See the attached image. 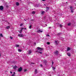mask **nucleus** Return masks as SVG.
<instances>
[{"instance_id":"obj_1","label":"nucleus","mask_w":76,"mask_h":76,"mask_svg":"<svg viewBox=\"0 0 76 76\" xmlns=\"http://www.w3.org/2000/svg\"><path fill=\"white\" fill-rule=\"evenodd\" d=\"M70 10H71V13H73L74 12V8L72 6L70 7Z\"/></svg>"},{"instance_id":"obj_2","label":"nucleus","mask_w":76,"mask_h":76,"mask_svg":"<svg viewBox=\"0 0 76 76\" xmlns=\"http://www.w3.org/2000/svg\"><path fill=\"white\" fill-rule=\"evenodd\" d=\"M37 48L39 51H42V50H43V49L42 48H40L39 47H38Z\"/></svg>"},{"instance_id":"obj_3","label":"nucleus","mask_w":76,"mask_h":76,"mask_svg":"<svg viewBox=\"0 0 76 76\" xmlns=\"http://www.w3.org/2000/svg\"><path fill=\"white\" fill-rule=\"evenodd\" d=\"M53 64H54V62H52V65H51V66L52 68V69H53V70H55L56 68L55 67H54L53 66Z\"/></svg>"},{"instance_id":"obj_4","label":"nucleus","mask_w":76,"mask_h":76,"mask_svg":"<svg viewBox=\"0 0 76 76\" xmlns=\"http://www.w3.org/2000/svg\"><path fill=\"white\" fill-rule=\"evenodd\" d=\"M22 70V67H20V68L18 69V71L20 72Z\"/></svg>"},{"instance_id":"obj_5","label":"nucleus","mask_w":76,"mask_h":76,"mask_svg":"<svg viewBox=\"0 0 76 76\" xmlns=\"http://www.w3.org/2000/svg\"><path fill=\"white\" fill-rule=\"evenodd\" d=\"M54 44L56 45H57V41L56 40L54 42Z\"/></svg>"},{"instance_id":"obj_6","label":"nucleus","mask_w":76,"mask_h":76,"mask_svg":"<svg viewBox=\"0 0 76 76\" xmlns=\"http://www.w3.org/2000/svg\"><path fill=\"white\" fill-rule=\"evenodd\" d=\"M18 35L19 37H23L24 36V35H22V34H18Z\"/></svg>"},{"instance_id":"obj_7","label":"nucleus","mask_w":76,"mask_h":76,"mask_svg":"<svg viewBox=\"0 0 76 76\" xmlns=\"http://www.w3.org/2000/svg\"><path fill=\"white\" fill-rule=\"evenodd\" d=\"M42 32V31H41V30L39 29L37 31V32Z\"/></svg>"},{"instance_id":"obj_8","label":"nucleus","mask_w":76,"mask_h":76,"mask_svg":"<svg viewBox=\"0 0 76 76\" xmlns=\"http://www.w3.org/2000/svg\"><path fill=\"white\" fill-rule=\"evenodd\" d=\"M0 9L1 10H2L3 9V7L2 6H0Z\"/></svg>"},{"instance_id":"obj_9","label":"nucleus","mask_w":76,"mask_h":76,"mask_svg":"<svg viewBox=\"0 0 76 76\" xmlns=\"http://www.w3.org/2000/svg\"><path fill=\"white\" fill-rule=\"evenodd\" d=\"M10 28V26H7L6 27V28L7 29H9V28Z\"/></svg>"},{"instance_id":"obj_10","label":"nucleus","mask_w":76,"mask_h":76,"mask_svg":"<svg viewBox=\"0 0 76 76\" xmlns=\"http://www.w3.org/2000/svg\"><path fill=\"white\" fill-rule=\"evenodd\" d=\"M32 53V51L31 50H30L28 51V54H31Z\"/></svg>"},{"instance_id":"obj_11","label":"nucleus","mask_w":76,"mask_h":76,"mask_svg":"<svg viewBox=\"0 0 76 76\" xmlns=\"http://www.w3.org/2000/svg\"><path fill=\"white\" fill-rule=\"evenodd\" d=\"M57 56H58V57H60V53L58 52L57 53Z\"/></svg>"},{"instance_id":"obj_12","label":"nucleus","mask_w":76,"mask_h":76,"mask_svg":"<svg viewBox=\"0 0 76 76\" xmlns=\"http://www.w3.org/2000/svg\"><path fill=\"white\" fill-rule=\"evenodd\" d=\"M49 10V8L48 7H46V12H47V11H48V10Z\"/></svg>"},{"instance_id":"obj_13","label":"nucleus","mask_w":76,"mask_h":76,"mask_svg":"<svg viewBox=\"0 0 76 76\" xmlns=\"http://www.w3.org/2000/svg\"><path fill=\"white\" fill-rule=\"evenodd\" d=\"M45 13V11H42V12L41 13L42 15H44V14Z\"/></svg>"},{"instance_id":"obj_14","label":"nucleus","mask_w":76,"mask_h":76,"mask_svg":"<svg viewBox=\"0 0 76 76\" xmlns=\"http://www.w3.org/2000/svg\"><path fill=\"white\" fill-rule=\"evenodd\" d=\"M17 68V66H16V65L15 66H14L13 67V69H16Z\"/></svg>"},{"instance_id":"obj_15","label":"nucleus","mask_w":76,"mask_h":76,"mask_svg":"<svg viewBox=\"0 0 76 76\" xmlns=\"http://www.w3.org/2000/svg\"><path fill=\"white\" fill-rule=\"evenodd\" d=\"M34 72L36 74H37L38 73V72H37V69H35V71H34Z\"/></svg>"},{"instance_id":"obj_16","label":"nucleus","mask_w":76,"mask_h":76,"mask_svg":"<svg viewBox=\"0 0 76 76\" xmlns=\"http://www.w3.org/2000/svg\"><path fill=\"white\" fill-rule=\"evenodd\" d=\"M67 51H69V50H70V48L68 47V48H67Z\"/></svg>"},{"instance_id":"obj_17","label":"nucleus","mask_w":76,"mask_h":76,"mask_svg":"<svg viewBox=\"0 0 76 76\" xmlns=\"http://www.w3.org/2000/svg\"><path fill=\"white\" fill-rule=\"evenodd\" d=\"M44 63H47V61H46V60H44L43 61Z\"/></svg>"},{"instance_id":"obj_18","label":"nucleus","mask_w":76,"mask_h":76,"mask_svg":"<svg viewBox=\"0 0 76 76\" xmlns=\"http://www.w3.org/2000/svg\"><path fill=\"white\" fill-rule=\"evenodd\" d=\"M16 4L17 6H19V4L18 2H16Z\"/></svg>"},{"instance_id":"obj_19","label":"nucleus","mask_w":76,"mask_h":76,"mask_svg":"<svg viewBox=\"0 0 76 76\" xmlns=\"http://www.w3.org/2000/svg\"><path fill=\"white\" fill-rule=\"evenodd\" d=\"M54 53L55 54H56V55H57V51H56V52H55Z\"/></svg>"},{"instance_id":"obj_20","label":"nucleus","mask_w":76,"mask_h":76,"mask_svg":"<svg viewBox=\"0 0 76 76\" xmlns=\"http://www.w3.org/2000/svg\"><path fill=\"white\" fill-rule=\"evenodd\" d=\"M0 37H3V36L2 34H0Z\"/></svg>"},{"instance_id":"obj_21","label":"nucleus","mask_w":76,"mask_h":76,"mask_svg":"<svg viewBox=\"0 0 76 76\" xmlns=\"http://www.w3.org/2000/svg\"><path fill=\"white\" fill-rule=\"evenodd\" d=\"M67 54L68 56H70V53H67Z\"/></svg>"},{"instance_id":"obj_22","label":"nucleus","mask_w":76,"mask_h":76,"mask_svg":"<svg viewBox=\"0 0 76 76\" xmlns=\"http://www.w3.org/2000/svg\"><path fill=\"white\" fill-rule=\"evenodd\" d=\"M18 31L20 33H22V30L21 29L20 31Z\"/></svg>"},{"instance_id":"obj_23","label":"nucleus","mask_w":76,"mask_h":76,"mask_svg":"<svg viewBox=\"0 0 76 76\" xmlns=\"http://www.w3.org/2000/svg\"><path fill=\"white\" fill-rule=\"evenodd\" d=\"M59 26L60 28H62V26H63V25L61 24H59Z\"/></svg>"},{"instance_id":"obj_24","label":"nucleus","mask_w":76,"mask_h":76,"mask_svg":"<svg viewBox=\"0 0 76 76\" xmlns=\"http://www.w3.org/2000/svg\"><path fill=\"white\" fill-rule=\"evenodd\" d=\"M70 25H71V23H69L68 24V26H70Z\"/></svg>"},{"instance_id":"obj_25","label":"nucleus","mask_w":76,"mask_h":76,"mask_svg":"<svg viewBox=\"0 0 76 76\" xmlns=\"http://www.w3.org/2000/svg\"><path fill=\"white\" fill-rule=\"evenodd\" d=\"M19 46V45H16L15 46V47H18Z\"/></svg>"},{"instance_id":"obj_26","label":"nucleus","mask_w":76,"mask_h":76,"mask_svg":"<svg viewBox=\"0 0 76 76\" xmlns=\"http://www.w3.org/2000/svg\"><path fill=\"white\" fill-rule=\"evenodd\" d=\"M26 71H27V70H26V69H24V72H26Z\"/></svg>"},{"instance_id":"obj_27","label":"nucleus","mask_w":76,"mask_h":76,"mask_svg":"<svg viewBox=\"0 0 76 76\" xmlns=\"http://www.w3.org/2000/svg\"><path fill=\"white\" fill-rule=\"evenodd\" d=\"M62 4L63 6H65V5H66V4H65V3H63Z\"/></svg>"},{"instance_id":"obj_28","label":"nucleus","mask_w":76,"mask_h":76,"mask_svg":"<svg viewBox=\"0 0 76 76\" xmlns=\"http://www.w3.org/2000/svg\"><path fill=\"white\" fill-rule=\"evenodd\" d=\"M32 13H33V14L35 13V12L34 11H32Z\"/></svg>"},{"instance_id":"obj_29","label":"nucleus","mask_w":76,"mask_h":76,"mask_svg":"<svg viewBox=\"0 0 76 76\" xmlns=\"http://www.w3.org/2000/svg\"><path fill=\"white\" fill-rule=\"evenodd\" d=\"M18 51L19 52H21V51H21V50H20V49H18Z\"/></svg>"},{"instance_id":"obj_30","label":"nucleus","mask_w":76,"mask_h":76,"mask_svg":"<svg viewBox=\"0 0 76 76\" xmlns=\"http://www.w3.org/2000/svg\"><path fill=\"white\" fill-rule=\"evenodd\" d=\"M10 38L11 39H13V37H10Z\"/></svg>"},{"instance_id":"obj_31","label":"nucleus","mask_w":76,"mask_h":76,"mask_svg":"<svg viewBox=\"0 0 76 76\" xmlns=\"http://www.w3.org/2000/svg\"><path fill=\"white\" fill-rule=\"evenodd\" d=\"M46 37H50V36L49 35V34L46 35Z\"/></svg>"},{"instance_id":"obj_32","label":"nucleus","mask_w":76,"mask_h":76,"mask_svg":"<svg viewBox=\"0 0 76 76\" xmlns=\"http://www.w3.org/2000/svg\"><path fill=\"white\" fill-rule=\"evenodd\" d=\"M32 26L30 25L29 26V28L30 29H31V27Z\"/></svg>"},{"instance_id":"obj_33","label":"nucleus","mask_w":76,"mask_h":76,"mask_svg":"<svg viewBox=\"0 0 76 76\" xmlns=\"http://www.w3.org/2000/svg\"><path fill=\"white\" fill-rule=\"evenodd\" d=\"M7 11L8 12H10V10H8Z\"/></svg>"},{"instance_id":"obj_34","label":"nucleus","mask_w":76,"mask_h":76,"mask_svg":"<svg viewBox=\"0 0 76 76\" xmlns=\"http://www.w3.org/2000/svg\"><path fill=\"white\" fill-rule=\"evenodd\" d=\"M23 25V24H22V23H21V24H20V26H22Z\"/></svg>"},{"instance_id":"obj_35","label":"nucleus","mask_w":76,"mask_h":76,"mask_svg":"<svg viewBox=\"0 0 76 76\" xmlns=\"http://www.w3.org/2000/svg\"><path fill=\"white\" fill-rule=\"evenodd\" d=\"M47 44H48V45H49L50 43V42H47Z\"/></svg>"},{"instance_id":"obj_36","label":"nucleus","mask_w":76,"mask_h":76,"mask_svg":"<svg viewBox=\"0 0 76 76\" xmlns=\"http://www.w3.org/2000/svg\"><path fill=\"white\" fill-rule=\"evenodd\" d=\"M31 64H35V63L31 62Z\"/></svg>"},{"instance_id":"obj_37","label":"nucleus","mask_w":76,"mask_h":76,"mask_svg":"<svg viewBox=\"0 0 76 76\" xmlns=\"http://www.w3.org/2000/svg\"><path fill=\"white\" fill-rule=\"evenodd\" d=\"M21 30H22H22H23V29H24V28H21Z\"/></svg>"},{"instance_id":"obj_38","label":"nucleus","mask_w":76,"mask_h":76,"mask_svg":"<svg viewBox=\"0 0 76 76\" xmlns=\"http://www.w3.org/2000/svg\"><path fill=\"white\" fill-rule=\"evenodd\" d=\"M34 20H33V19H31V21H32V22H33V21H34Z\"/></svg>"},{"instance_id":"obj_39","label":"nucleus","mask_w":76,"mask_h":76,"mask_svg":"<svg viewBox=\"0 0 76 76\" xmlns=\"http://www.w3.org/2000/svg\"><path fill=\"white\" fill-rule=\"evenodd\" d=\"M38 53H40V54H41L42 53V52H39V51H38Z\"/></svg>"},{"instance_id":"obj_40","label":"nucleus","mask_w":76,"mask_h":76,"mask_svg":"<svg viewBox=\"0 0 76 76\" xmlns=\"http://www.w3.org/2000/svg\"><path fill=\"white\" fill-rule=\"evenodd\" d=\"M40 66L41 67H42V64H40Z\"/></svg>"},{"instance_id":"obj_41","label":"nucleus","mask_w":76,"mask_h":76,"mask_svg":"<svg viewBox=\"0 0 76 76\" xmlns=\"http://www.w3.org/2000/svg\"><path fill=\"white\" fill-rule=\"evenodd\" d=\"M15 76V75L14 74H12V76Z\"/></svg>"},{"instance_id":"obj_42","label":"nucleus","mask_w":76,"mask_h":76,"mask_svg":"<svg viewBox=\"0 0 76 76\" xmlns=\"http://www.w3.org/2000/svg\"><path fill=\"white\" fill-rule=\"evenodd\" d=\"M45 0H42L43 1H44Z\"/></svg>"},{"instance_id":"obj_43","label":"nucleus","mask_w":76,"mask_h":76,"mask_svg":"<svg viewBox=\"0 0 76 76\" xmlns=\"http://www.w3.org/2000/svg\"><path fill=\"white\" fill-rule=\"evenodd\" d=\"M62 6V5L61 4H60V6Z\"/></svg>"},{"instance_id":"obj_44","label":"nucleus","mask_w":76,"mask_h":76,"mask_svg":"<svg viewBox=\"0 0 76 76\" xmlns=\"http://www.w3.org/2000/svg\"><path fill=\"white\" fill-rule=\"evenodd\" d=\"M24 29H25V30L26 29V28H24Z\"/></svg>"},{"instance_id":"obj_45","label":"nucleus","mask_w":76,"mask_h":76,"mask_svg":"<svg viewBox=\"0 0 76 76\" xmlns=\"http://www.w3.org/2000/svg\"><path fill=\"white\" fill-rule=\"evenodd\" d=\"M14 75H15V74H16V73H15V72H14Z\"/></svg>"},{"instance_id":"obj_46","label":"nucleus","mask_w":76,"mask_h":76,"mask_svg":"<svg viewBox=\"0 0 76 76\" xmlns=\"http://www.w3.org/2000/svg\"><path fill=\"white\" fill-rule=\"evenodd\" d=\"M59 15H61V16L62 15V14H59Z\"/></svg>"},{"instance_id":"obj_47","label":"nucleus","mask_w":76,"mask_h":76,"mask_svg":"<svg viewBox=\"0 0 76 76\" xmlns=\"http://www.w3.org/2000/svg\"><path fill=\"white\" fill-rule=\"evenodd\" d=\"M57 23H56V24H55V26H57Z\"/></svg>"},{"instance_id":"obj_48","label":"nucleus","mask_w":76,"mask_h":76,"mask_svg":"<svg viewBox=\"0 0 76 76\" xmlns=\"http://www.w3.org/2000/svg\"><path fill=\"white\" fill-rule=\"evenodd\" d=\"M34 44L35 45H36V43H34Z\"/></svg>"},{"instance_id":"obj_49","label":"nucleus","mask_w":76,"mask_h":76,"mask_svg":"<svg viewBox=\"0 0 76 76\" xmlns=\"http://www.w3.org/2000/svg\"><path fill=\"white\" fill-rule=\"evenodd\" d=\"M57 43H59V42H58V41H57Z\"/></svg>"},{"instance_id":"obj_50","label":"nucleus","mask_w":76,"mask_h":76,"mask_svg":"<svg viewBox=\"0 0 76 76\" xmlns=\"http://www.w3.org/2000/svg\"><path fill=\"white\" fill-rule=\"evenodd\" d=\"M10 73H11V74H12V72H10Z\"/></svg>"},{"instance_id":"obj_51","label":"nucleus","mask_w":76,"mask_h":76,"mask_svg":"<svg viewBox=\"0 0 76 76\" xmlns=\"http://www.w3.org/2000/svg\"><path fill=\"white\" fill-rule=\"evenodd\" d=\"M60 34V33H58V35H59Z\"/></svg>"},{"instance_id":"obj_52","label":"nucleus","mask_w":76,"mask_h":76,"mask_svg":"<svg viewBox=\"0 0 76 76\" xmlns=\"http://www.w3.org/2000/svg\"><path fill=\"white\" fill-rule=\"evenodd\" d=\"M24 20H25V21H26V20L24 19Z\"/></svg>"},{"instance_id":"obj_53","label":"nucleus","mask_w":76,"mask_h":76,"mask_svg":"<svg viewBox=\"0 0 76 76\" xmlns=\"http://www.w3.org/2000/svg\"><path fill=\"white\" fill-rule=\"evenodd\" d=\"M1 56V54L0 53V57Z\"/></svg>"},{"instance_id":"obj_54","label":"nucleus","mask_w":76,"mask_h":76,"mask_svg":"<svg viewBox=\"0 0 76 76\" xmlns=\"http://www.w3.org/2000/svg\"><path fill=\"white\" fill-rule=\"evenodd\" d=\"M66 3H67V2H66Z\"/></svg>"},{"instance_id":"obj_55","label":"nucleus","mask_w":76,"mask_h":76,"mask_svg":"<svg viewBox=\"0 0 76 76\" xmlns=\"http://www.w3.org/2000/svg\"><path fill=\"white\" fill-rule=\"evenodd\" d=\"M46 26H47V24H46Z\"/></svg>"},{"instance_id":"obj_56","label":"nucleus","mask_w":76,"mask_h":76,"mask_svg":"<svg viewBox=\"0 0 76 76\" xmlns=\"http://www.w3.org/2000/svg\"><path fill=\"white\" fill-rule=\"evenodd\" d=\"M26 20H28V19H27Z\"/></svg>"}]
</instances>
